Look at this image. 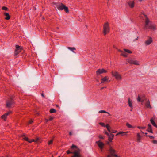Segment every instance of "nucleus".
<instances>
[{
	"label": "nucleus",
	"mask_w": 157,
	"mask_h": 157,
	"mask_svg": "<svg viewBox=\"0 0 157 157\" xmlns=\"http://www.w3.org/2000/svg\"><path fill=\"white\" fill-rule=\"evenodd\" d=\"M138 128H139V129H144L145 128V127H140V126H138Z\"/></svg>",
	"instance_id": "obj_40"
},
{
	"label": "nucleus",
	"mask_w": 157,
	"mask_h": 157,
	"mask_svg": "<svg viewBox=\"0 0 157 157\" xmlns=\"http://www.w3.org/2000/svg\"><path fill=\"white\" fill-rule=\"evenodd\" d=\"M99 113H107L109 115H110L109 113L107 112L106 111H105V110H101L99 111Z\"/></svg>",
	"instance_id": "obj_27"
},
{
	"label": "nucleus",
	"mask_w": 157,
	"mask_h": 157,
	"mask_svg": "<svg viewBox=\"0 0 157 157\" xmlns=\"http://www.w3.org/2000/svg\"><path fill=\"white\" fill-rule=\"evenodd\" d=\"M41 95H42L43 97H44V94H41Z\"/></svg>",
	"instance_id": "obj_48"
},
{
	"label": "nucleus",
	"mask_w": 157,
	"mask_h": 157,
	"mask_svg": "<svg viewBox=\"0 0 157 157\" xmlns=\"http://www.w3.org/2000/svg\"><path fill=\"white\" fill-rule=\"evenodd\" d=\"M148 128H151V126L150 124H148Z\"/></svg>",
	"instance_id": "obj_41"
},
{
	"label": "nucleus",
	"mask_w": 157,
	"mask_h": 157,
	"mask_svg": "<svg viewBox=\"0 0 157 157\" xmlns=\"http://www.w3.org/2000/svg\"><path fill=\"white\" fill-rule=\"evenodd\" d=\"M150 121H151V123L154 126L157 128V125H156L155 123V122L154 120H153V119L152 118L150 120Z\"/></svg>",
	"instance_id": "obj_24"
},
{
	"label": "nucleus",
	"mask_w": 157,
	"mask_h": 157,
	"mask_svg": "<svg viewBox=\"0 0 157 157\" xmlns=\"http://www.w3.org/2000/svg\"><path fill=\"white\" fill-rule=\"evenodd\" d=\"M58 157H60V156H59Z\"/></svg>",
	"instance_id": "obj_52"
},
{
	"label": "nucleus",
	"mask_w": 157,
	"mask_h": 157,
	"mask_svg": "<svg viewBox=\"0 0 157 157\" xmlns=\"http://www.w3.org/2000/svg\"><path fill=\"white\" fill-rule=\"evenodd\" d=\"M53 118H54L53 117H49L48 119L49 120V121H51L53 119Z\"/></svg>",
	"instance_id": "obj_37"
},
{
	"label": "nucleus",
	"mask_w": 157,
	"mask_h": 157,
	"mask_svg": "<svg viewBox=\"0 0 157 157\" xmlns=\"http://www.w3.org/2000/svg\"><path fill=\"white\" fill-rule=\"evenodd\" d=\"M148 136L151 138H152V139H154V137L152 136H150V135Z\"/></svg>",
	"instance_id": "obj_42"
},
{
	"label": "nucleus",
	"mask_w": 157,
	"mask_h": 157,
	"mask_svg": "<svg viewBox=\"0 0 157 157\" xmlns=\"http://www.w3.org/2000/svg\"><path fill=\"white\" fill-rule=\"evenodd\" d=\"M23 139L29 142V143H31V142H30L32 141V139L29 140L27 137H25L23 138Z\"/></svg>",
	"instance_id": "obj_26"
},
{
	"label": "nucleus",
	"mask_w": 157,
	"mask_h": 157,
	"mask_svg": "<svg viewBox=\"0 0 157 157\" xmlns=\"http://www.w3.org/2000/svg\"><path fill=\"white\" fill-rule=\"evenodd\" d=\"M56 7L59 10H64L66 13L69 12L68 8L62 3H57L55 4Z\"/></svg>",
	"instance_id": "obj_2"
},
{
	"label": "nucleus",
	"mask_w": 157,
	"mask_h": 157,
	"mask_svg": "<svg viewBox=\"0 0 157 157\" xmlns=\"http://www.w3.org/2000/svg\"><path fill=\"white\" fill-rule=\"evenodd\" d=\"M128 132H118V135L121 134V135L122 136H123L124 135H126V133Z\"/></svg>",
	"instance_id": "obj_25"
},
{
	"label": "nucleus",
	"mask_w": 157,
	"mask_h": 157,
	"mask_svg": "<svg viewBox=\"0 0 157 157\" xmlns=\"http://www.w3.org/2000/svg\"><path fill=\"white\" fill-rule=\"evenodd\" d=\"M137 136L138 137V138H140V136L139 134L138 133L137 134Z\"/></svg>",
	"instance_id": "obj_43"
},
{
	"label": "nucleus",
	"mask_w": 157,
	"mask_h": 157,
	"mask_svg": "<svg viewBox=\"0 0 157 157\" xmlns=\"http://www.w3.org/2000/svg\"><path fill=\"white\" fill-rule=\"evenodd\" d=\"M109 79V77L107 76H105L104 78H101V83L107 81Z\"/></svg>",
	"instance_id": "obj_18"
},
{
	"label": "nucleus",
	"mask_w": 157,
	"mask_h": 157,
	"mask_svg": "<svg viewBox=\"0 0 157 157\" xmlns=\"http://www.w3.org/2000/svg\"><path fill=\"white\" fill-rule=\"evenodd\" d=\"M118 135V133L116 135Z\"/></svg>",
	"instance_id": "obj_51"
},
{
	"label": "nucleus",
	"mask_w": 157,
	"mask_h": 157,
	"mask_svg": "<svg viewBox=\"0 0 157 157\" xmlns=\"http://www.w3.org/2000/svg\"><path fill=\"white\" fill-rule=\"evenodd\" d=\"M128 63L131 64H134L136 65H139V62L136 60L129 59L128 60Z\"/></svg>",
	"instance_id": "obj_12"
},
{
	"label": "nucleus",
	"mask_w": 157,
	"mask_h": 157,
	"mask_svg": "<svg viewBox=\"0 0 157 157\" xmlns=\"http://www.w3.org/2000/svg\"><path fill=\"white\" fill-rule=\"evenodd\" d=\"M107 132L106 131L105 132V133L108 136V140H109L111 142L112 140H113V137L114 136V135L111 133V132H113L115 133V130H113L111 131L110 130V132Z\"/></svg>",
	"instance_id": "obj_5"
},
{
	"label": "nucleus",
	"mask_w": 157,
	"mask_h": 157,
	"mask_svg": "<svg viewBox=\"0 0 157 157\" xmlns=\"http://www.w3.org/2000/svg\"><path fill=\"white\" fill-rule=\"evenodd\" d=\"M98 137L100 139H104V137H103L101 135H99L98 136Z\"/></svg>",
	"instance_id": "obj_36"
},
{
	"label": "nucleus",
	"mask_w": 157,
	"mask_h": 157,
	"mask_svg": "<svg viewBox=\"0 0 157 157\" xmlns=\"http://www.w3.org/2000/svg\"><path fill=\"white\" fill-rule=\"evenodd\" d=\"M13 97H12L10 99L7 101L6 102V106L7 107L10 108L13 104Z\"/></svg>",
	"instance_id": "obj_6"
},
{
	"label": "nucleus",
	"mask_w": 157,
	"mask_h": 157,
	"mask_svg": "<svg viewBox=\"0 0 157 157\" xmlns=\"http://www.w3.org/2000/svg\"><path fill=\"white\" fill-rule=\"evenodd\" d=\"M148 131L151 133H153V132L151 128H148Z\"/></svg>",
	"instance_id": "obj_33"
},
{
	"label": "nucleus",
	"mask_w": 157,
	"mask_h": 157,
	"mask_svg": "<svg viewBox=\"0 0 157 157\" xmlns=\"http://www.w3.org/2000/svg\"><path fill=\"white\" fill-rule=\"evenodd\" d=\"M107 72V71L104 69H98L96 71V74L97 75H99L103 73H105Z\"/></svg>",
	"instance_id": "obj_11"
},
{
	"label": "nucleus",
	"mask_w": 157,
	"mask_h": 157,
	"mask_svg": "<svg viewBox=\"0 0 157 157\" xmlns=\"http://www.w3.org/2000/svg\"><path fill=\"white\" fill-rule=\"evenodd\" d=\"M53 140H51L50 141H49L48 142V145H51L52 144L53 142Z\"/></svg>",
	"instance_id": "obj_30"
},
{
	"label": "nucleus",
	"mask_w": 157,
	"mask_h": 157,
	"mask_svg": "<svg viewBox=\"0 0 157 157\" xmlns=\"http://www.w3.org/2000/svg\"><path fill=\"white\" fill-rule=\"evenodd\" d=\"M22 136L23 137V138L24 137H25V134H23V135H22Z\"/></svg>",
	"instance_id": "obj_44"
},
{
	"label": "nucleus",
	"mask_w": 157,
	"mask_h": 157,
	"mask_svg": "<svg viewBox=\"0 0 157 157\" xmlns=\"http://www.w3.org/2000/svg\"><path fill=\"white\" fill-rule=\"evenodd\" d=\"M96 143L97 144L98 147L101 149V151H102L104 146V144L103 143L101 142L100 140L96 141Z\"/></svg>",
	"instance_id": "obj_10"
},
{
	"label": "nucleus",
	"mask_w": 157,
	"mask_h": 157,
	"mask_svg": "<svg viewBox=\"0 0 157 157\" xmlns=\"http://www.w3.org/2000/svg\"><path fill=\"white\" fill-rule=\"evenodd\" d=\"M127 3L130 8H133L134 7L135 2L134 1H128Z\"/></svg>",
	"instance_id": "obj_14"
},
{
	"label": "nucleus",
	"mask_w": 157,
	"mask_h": 157,
	"mask_svg": "<svg viewBox=\"0 0 157 157\" xmlns=\"http://www.w3.org/2000/svg\"><path fill=\"white\" fill-rule=\"evenodd\" d=\"M121 80V75H120L118 74V81L119 80Z\"/></svg>",
	"instance_id": "obj_38"
},
{
	"label": "nucleus",
	"mask_w": 157,
	"mask_h": 157,
	"mask_svg": "<svg viewBox=\"0 0 157 157\" xmlns=\"http://www.w3.org/2000/svg\"><path fill=\"white\" fill-rule=\"evenodd\" d=\"M137 100L139 102H143L144 101V99L143 97L141 98L140 96H139L137 98Z\"/></svg>",
	"instance_id": "obj_21"
},
{
	"label": "nucleus",
	"mask_w": 157,
	"mask_h": 157,
	"mask_svg": "<svg viewBox=\"0 0 157 157\" xmlns=\"http://www.w3.org/2000/svg\"><path fill=\"white\" fill-rule=\"evenodd\" d=\"M152 143L154 144H157V140H153L152 141Z\"/></svg>",
	"instance_id": "obj_35"
},
{
	"label": "nucleus",
	"mask_w": 157,
	"mask_h": 157,
	"mask_svg": "<svg viewBox=\"0 0 157 157\" xmlns=\"http://www.w3.org/2000/svg\"><path fill=\"white\" fill-rule=\"evenodd\" d=\"M109 155H108L107 157H117V155L116 154L115 151L112 148L110 147L109 150Z\"/></svg>",
	"instance_id": "obj_4"
},
{
	"label": "nucleus",
	"mask_w": 157,
	"mask_h": 157,
	"mask_svg": "<svg viewBox=\"0 0 157 157\" xmlns=\"http://www.w3.org/2000/svg\"><path fill=\"white\" fill-rule=\"evenodd\" d=\"M128 104L129 106L132 108V101L130 100L129 98L128 99Z\"/></svg>",
	"instance_id": "obj_22"
},
{
	"label": "nucleus",
	"mask_w": 157,
	"mask_h": 157,
	"mask_svg": "<svg viewBox=\"0 0 157 157\" xmlns=\"http://www.w3.org/2000/svg\"><path fill=\"white\" fill-rule=\"evenodd\" d=\"M152 42V38L150 37L148 38V39H147V40H146L145 42V44L146 45H148L150 44Z\"/></svg>",
	"instance_id": "obj_15"
},
{
	"label": "nucleus",
	"mask_w": 157,
	"mask_h": 157,
	"mask_svg": "<svg viewBox=\"0 0 157 157\" xmlns=\"http://www.w3.org/2000/svg\"><path fill=\"white\" fill-rule=\"evenodd\" d=\"M99 124L101 125L103 127H106L107 129L108 130L109 132H110V128L109 126V124H107L106 125H105V124L103 123L100 122L99 123Z\"/></svg>",
	"instance_id": "obj_13"
},
{
	"label": "nucleus",
	"mask_w": 157,
	"mask_h": 157,
	"mask_svg": "<svg viewBox=\"0 0 157 157\" xmlns=\"http://www.w3.org/2000/svg\"><path fill=\"white\" fill-rule=\"evenodd\" d=\"M4 14V15L6 17L5 18V19L6 20H9L10 19V16L8 13H5Z\"/></svg>",
	"instance_id": "obj_19"
},
{
	"label": "nucleus",
	"mask_w": 157,
	"mask_h": 157,
	"mask_svg": "<svg viewBox=\"0 0 157 157\" xmlns=\"http://www.w3.org/2000/svg\"><path fill=\"white\" fill-rule=\"evenodd\" d=\"M144 16L145 17V19H144L145 24L144 27V29H149L153 30H155L156 28V26L149 20L146 15Z\"/></svg>",
	"instance_id": "obj_1"
},
{
	"label": "nucleus",
	"mask_w": 157,
	"mask_h": 157,
	"mask_svg": "<svg viewBox=\"0 0 157 157\" xmlns=\"http://www.w3.org/2000/svg\"><path fill=\"white\" fill-rule=\"evenodd\" d=\"M126 125L127 127L129 128H131L132 127V126L130 124L128 123H127Z\"/></svg>",
	"instance_id": "obj_31"
},
{
	"label": "nucleus",
	"mask_w": 157,
	"mask_h": 157,
	"mask_svg": "<svg viewBox=\"0 0 157 157\" xmlns=\"http://www.w3.org/2000/svg\"><path fill=\"white\" fill-rule=\"evenodd\" d=\"M78 147L72 144V146L71 147L70 151V150L67 151V154H69L70 153L73 154V151L75 149H76Z\"/></svg>",
	"instance_id": "obj_8"
},
{
	"label": "nucleus",
	"mask_w": 157,
	"mask_h": 157,
	"mask_svg": "<svg viewBox=\"0 0 157 157\" xmlns=\"http://www.w3.org/2000/svg\"><path fill=\"white\" fill-rule=\"evenodd\" d=\"M39 140V138H36L35 139H32V141H30V142H37L38 140Z\"/></svg>",
	"instance_id": "obj_29"
},
{
	"label": "nucleus",
	"mask_w": 157,
	"mask_h": 157,
	"mask_svg": "<svg viewBox=\"0 0 157 157\" xmlns=\"http://www.w3.org/2000/svg\"><path fill=\"white\" fill-rule=\"evenodd\" d=\"M16 49L14 52L15 56H17L22 50V48L21 46L17 45L15 46Z\"/></svg>",
	"instance_id": "obj_7"
},
{
	"label": "nucleus",
	"mask_w": 157,
	"mask_h": 157,
	"mask_svg": "<svg viewBox=\"0 0 157 157\" xmlns=\"http://www.w3.org/2000/svg\"><path fill=\"white\" fill-rule=\"evenodd\" d=\"M112 75L115 77L116 78L118 79V73L116 71H113L112 72Z\"/></svg>",
	"instance_id": "obj_20"
},
{
	"label": "nucleus",
	"mask_w": 157,
	"mask_h": 157,
	"mask_svg": "<svg viewBox=\"0 0 157 157\" xmlns=\"http://www.w3.org/2000/svg\"><path fill=\"white\" fill-rule=\"evenodd\" d=\"M2 9L3 10H7L8 9V8L6 7H5V6H3L2 7Z\"/></svg>",
	"instance_id": "obj_34"
},
{
	"label": "nucleus",
	"mask_w": 157,
	"mask_h": 157,
	"mask_svg": "<svg viewBox=\"0 0 157 157\" xmlns=\"http://www.w3.org/2000/svg\"><path fill=\"white\" fill-rule=\"evenodd\" d=\"M145 135H147V133H145Z\"/></svg>",
	"instance_id": "obj_49"
},
{
	"label": "nucleus",
	"mask_w": 157,
	"mask_h": 157,
	"mask_svg": "<svg viewBox=\"0 0 157 157\" xmlns=\"http://www.w3.org/2000/svg\"><path fill=\"white\" fill-rule=\"evenodd\" d=\"M124 50L125 52L122 53V56H124V57L127 56V53H132V52L131 51H130L126 49H124Z\"/></svg>",
	"instance_id": "obj_16"
},
{
	"label": "nucleus",
	"mask_w": 157,
	"mask_h": 157,
	"mask_svg": "<svg viewBox=\"0 0 157 157\" xmlns=\"http://www.w3.org/2000/svg\"><path fill=\"white\" fill-rule=\"evenodd\" d=\"M118 157H119V156H118Z\"/></svg>",
	"instance_id": "obj_53"
},
{
	"label": "nucleus",
	"mask_w": 157,
	"mask_h": 157,
	"mask_svg": "<svg viewBox=\"0 0 157 157\" xmlns=\"http://www.w3.org/2000/svg\"><path fill=\"white\" fill-rule=\"evenodd\" d=\"M33 122V120H30L29 122V124H32Z\"/></svg>",
	"instance_id": "obj_39"
},
{
	"label": "nucleus",
	"mask_w": 157,
	"mask_h": 157,
	"mask_svg": "<svg viewBox=\"0 0 157 157\" xmlns=\"http://www.w3.org/2000/svg\"><path fill=\"white\" fill-rule=\"evenodd\" d=\"M11 112H9L8 113H5L4 114L2 115L1 117L2 119H5L6 118L8 115H9V114L11 113Z\"/></svg>",
	"instance_id": "obj_17"
},
{
	"label": "nucleus",
	"mask_w": 157,
	"mask_h": 157,
	"mask_svg": "<svg viewBox=\"0 0 157 157\" xmlns=\"http://www.w3.org/2000/svg\"><path fill=\"white\" fill-rule=\"evenodd\" d=\"M69 135L70 136H71L72 135V133L71 132H69Z\"/></svg>",
	"instance_id": "obj_45"
},
{
	"label": "nucleus",
	"mask_w": 157,
	"mask_h": 157,
	"mask_svg": "<svg viewBox=\"0 0 157 157\" xmlns=\"http://www.w3.org/2000/svg\"><path fill=\"white\" fill-rule=\"evenodd\" d=\"M103 33L104 36H105L109 32L110 28L108 22H106L103 25Z\"/></svg>",
	"instance_id": "obj_3"
},
{
	"label": "nucleus",
	"mask_w": 157,
	"mask_h": 157,
	"mask_svg": "<svg viewBox=\"0 0 157 157\" xmlns=\"http://www.w3.org/2000/svg\"><path fill=\"white\" fill-rule=\"evenodd\" d=\"M147 107L151 108L149 101H147L145 104Z\"/></svg>",
	"instance_id": "obj_23"
},
{
	"label": "nucleus",
	"mask_w": 157,
	"mask_h": 157,
	"mask_svg": "<svg viewBox=\"0 0 157 157\" xmlns=\"http://www.w3.org/2000/svg\"><path fill=\"white\" fill-rule=\"evenodd\" d=\"M50 112L52 113H55L56 112V110L52 108L50 109Z\"/></svg>",
	"instance_id": "obj_28"
},
{
	"label": "nucleus",
	"mask_w": 157,
	"mask_h": 157,
	"mask_svg": "<svg viewBox=\"0 0 157 157\" xmlns=\"http://www.w3.org/2000/svg\"><path fill=\"white\" fill-rule=\"evenodd\" d=\"M140 138H138L137 139V141L138 142H140Z\"/></svg>",
	"instance_id": "obj_47"
},
{
	"label": "nucleus",
	"mask_w": 157,
	"mask_h": 157,
	"mask_svg": "<svg viewBox=\"0 0 157 157\" xmlns=\"http://www.w3.org/2000/svg\"><path fill=\"white\" fill-rule=\"evenodd\" d=\"M141 132L143 133V132L142 131H141Z\"/></svg>",
	"instance_id": "obj_50"
},
{
	"label": "nucleus",
	"mask_w": 157,
	"mask_h": 157,
	"mask_svg": "<svg viewBox=\"0 0 157 157\" xmlns=\"http://www.w3.org/2000/svg\"><path fill=\"white\" fill-rule=\"evenodd\" d=\"M73 155L71 157H81L79 151L78 150H74L73 151Z\"/></svg>",
	"instance_id": "obj_9"
},
{
	"label": "nucleus",
	"mask_w": 157,
	"mask_h": 157,
	"mask_svg": "<svg viewBox=\"0 0 157 157\" xmlns=\"http://www.w3.org/2000/svg\"><path fill=\"white\" fill-rule=\"evenodd\" d=\"M45 121L46 122H48L49 121V119H45Z\"/></svg>",
	"instance_id": "obj_46"
},
{
	"label": "nucleus",
	"mask_w": 157,
	"mask_h": 157,
	"mask_svg": "<svg viewBox=\"0 0 157 157\" xmlns=\"http://www.w3.org/2000/svg\"><path fill=\"white\" fill-rule=\"evenodd\" d=\"M68 48L72 51H73L74 50H76L75 48H71L69 47H68Z\"/></svg>",
	"instance_id": "obj_32"
}]
</instances>
